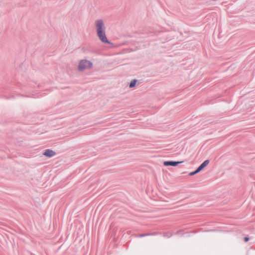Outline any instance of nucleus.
<instances>
[{
	"instance_id": "nucleus-8",
	"label": "nucleus",
	"mask_w": 255,
	"mask_h": 255,
	"mask_svg": "<svg viewBox=\"0 0 255 255\" xmlns=\"http://www.w3.org/2000/svg\"><path fill=\"white\" fill-rule=\"evenodd\" d=\"M156 234V233H154V234H144L139 235V237L141 238V237H145V236H148V235H155Z\"/></svg>"
},
{
	"instance_id": "nucleus-6",
	"label": "nucleus",
	"mask_w": 255,
	"mask_h": 255,
	"mask_svg": "<svg viewBox=\"0 0 255 255\" xmlns=\"http://www.w3.org/2000/svg\"><path fill=\"white\" fill-rule=\"evenodd\" d=\"M209 163V160H206L197 168L200 171H201L204 167L208 165Z\"/></svg>"
},
{
	"instance_id": "nucleus-10",
	"label": "nucleus",
	"mask_w": 255,
	"mask_h": 255,
	"mask_svg": "<svg viewBox=\"0 0 255 255\" xmlns=\"http://www.w3.org/2000/svg\"><path fill=\"white\" fill-rule=\"evenodd\" d=\"M199 172H200V171L198 170V168H197V169L196 170L193 171L194 175L197 174V173H199Z\"/></svg>"
},
{
	"instance_id": "nucleus-3",
	"label": "nucleus",
	"mask_w": 255,
	"mask_h": 255,
	"mask_svg": "<svg viewBox=\"0 0 255 255\" xmlns=\"http://www.w3.org/2000/svg\"><path fill=\"white\" fill-rule=\"evenodd\" d=\"M96 32H98L106 30L104 22L102 19H98L95 21Z\"/></svg>"
},
{
	"instance_id": "nucleus-9",
	"label": "nucleus",
	"mask_w": 255,
	"mask_h": 255,
	"mask_svg": "<svg viewBox=\"0 0 255 255\" xmlns=\"http://www.w3.org/2000/svg\"><path fill=\"white\" fill-rule=\"evenodd\" d=\"M171 236V235L169 233H166L164 235V237L169 238Z\"/></svg>"
},
{
	"instance_id": "nucleus-2",
	"label": "nucleus",
	"mask_w": 255,
	"mask_h": 255,
	"mask_svg": "<svg viewBox=\"0 0 255 255\" xmlns=\"http://www.w3.org/2000/svg\"><path fill=\"white\" fill-rule=\"evenodd\" d=\"M97 35L101 41L105 44H111V42L108 39L106 35V30L97 32Z\"/></svg>"
},
{
	"instance_id": "nucleus-1",
	"label": "nucleus",
	"mask_w": 255,
	"mask_h": 255,
	"mask_svg": "<svg viewBox=\"0 0 255 255\" xmlns=\"http://www.w3.org/2000/svg\"><path fill=\"white\" fill-rule=\"evenodd\" d=\"M93 65L92 63L87 60H81L80 61L78 65V70L79 71H83L87 69H90Z\"/></svg>"
},
{
	"instance_id": "nucleus-7",
	"label": "nucleus",
	"mask_w": 255,
	"mask_h": 255,
	"mask_svg": "<svg viewBox=\"0 0 255 255\" xmlns=\"http://www.w3.org/2000/svg\"><path fill=\"white\" fill-rule=\"evenodd\" d=\"M136 82L137 80L135 79L132 80L129 84V87L130 88L134 87L136 85Z\"/></svg>"
},
{
	"instance_id": "nucleus-4",
	"label": "nucleus",
	"mask_w": 255,
	"mask_h": 255,
	"mask_svg": "<svg viewBox=\"0 0 255 255\" xmlns=\"http://www.w3.org/2000/svg\"><path fill=\"white\" fill-rule=\"evenodd\" d=\"M182 162H183V161H165L163 162V165L166 166H176Z\"/></svg>"
},
{
	"instance_id": "nucleus-5",
	"label": "nucleus",
	"mask_w": 255,
	"mask_h": 255,
	"mask_svg": "<svg viewBox=\"0 0 255 255\" xmlns=\"http://www.w3.org/2000/svg\"><path fill=\"white\" fill-rule=\"evenodd\" d=\"M43 154L45 156L51 157L55 155V152L51 149H47L44 150Z\"/></svg>"
},
{
	"instance_id": "nucleus-11",
	"label": "nucleus",
	"mask_w": 255,
	"mask_h": 255,
	"mask_svg": "<svg viewBox=\"0 0 255 255\" xmlns=\"http://www.w3.org/2000/svg\"><path fill=\"white\" fill-rule=\"evenodd\" d=\"M249 240V238L248 237H245L244 238L245 242H247Z\"/></svg>"
},
{
	"instance_id": "nucleus-12",
	"label": "nucleus",
	"mask_w": 255,
	"mask_h": 255,
	"mask_svg": "<svg viewBox=\"0 0 255 255\" xmlns=\"http://www.w3.org/2000/svg\"><path fill=\"white\" fill-rule=\"evenodd\" d=\"M189 175L190 176H193V175H194V174L193 171V172H190V173L189 174Z\"/></svg>"
}]
</instances>
